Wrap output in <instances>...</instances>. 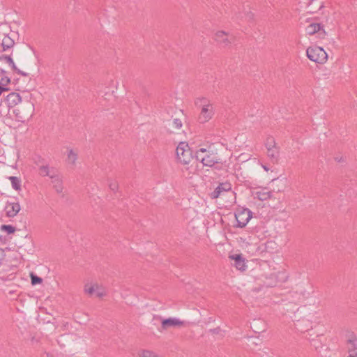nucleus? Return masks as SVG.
<instances>
[{
    "instance_id": "f257e3e1",
    "label": "nucleus",
    "mask_w": 357,
    "mask_h": 357,
    "mask_svg": "<svg viewBox=\"0 0 357 357\" xmlns=\"http://www.w3.org/2000/svg\"><path fill=\"white\" fill-rule=\"evenodd\" d=\"M8 30L9 27L6 24L0 25V61H3L6 63H8L17 74L22 75V76H27V73L17 68L10 55L6 56L1 54L3 52L13 48L15 45L14 40L10 36H9V33H8Z\"/></svg>"
},
{
    "instance_id": "f03ea898",
    "label": "nucleus",
    "mask_w": 357,
    "mask_h": 357,
    "mask_svg": "<svg viewBox=\"0 0 357 357\" xmlns=\"http://www.w3.org/2000/svg\"><path fill=\"white\" fill-rule=\"evenodd\" d=\"M195 158L204 166L209 167L221 162L217 152L213 150L211 146L198 149L195 153Z\"/></svg>"
},
{
    "instance_id": "7ed1b4c3",
    "label": "nucleus",
    "mask_w": 357,
    "mask_h": 357,
    "mask_svg": "<svg viewBox=\"0 0 357 357\" xmlns=\"http://www.w3.org/2000/svg\"><path fill=\"white\" fill-rule=\"evenodd\" d=\"M195 105L200 109L199 121L204 123L209 121L214 115V106L213 102L206 98H197Z\"/></svg>"
},
{
    "instance_id": "20e7f679",
    "label": "nucleus",
    "mask_w": 357,
    "mask_h": 357,
    "mask_svg": "<svg viewBox=\"0 0 357 357\" xmlns=\"http://www.w3.org/2000/svg\"><path fill=\"white\" fill-rule=\"evenodd\" d=\"M307 57L312 61L323 64L328 59V54L324 48L319 46L309 47L306 50Z\"/></svg>"
},
{
    "instance_id": "39448f33",
    "label": "nucleus",
    "mask_w": 357,
    "mask_h": 357,
    "mask_svg": "<svg viewBox=\"0 0 357 357\" xmlns=\"http://www.w3.org/2000/svg\"><path fill=\"white\" fill-rule=\"evenodd\" d=\"M22 111L20 109L15 110L17 118L19 121H24L31 118L34 114V104L29 100H24L22 104Z\"/></svg>"
},
{
    "instance_id": "423d86ee",
    "label": "nucleus",
    "mask_w": 357,
    "mask_h": 357,
    "mask_svg": "<svg viewBox=\"0 0 357 357\" xmlns=\"http://www.w3.org/2000/svg\"><path fill=\"white\" fill-rule=\"evenodd\" d=\"M176 153L178 161L183 165H188L191 160V151L188 144L185 142H180L176 147Z\"/></svg>"
},
{
    "instance_id": "0eeeda50",
    "label": "nucleus",
    "mask_w": 357,
    "mask_h": 357,
    "mask_svg": "<svg viewBox=\"0 0 357 357\" xmlns=\"http://www.w3.org/2000/svg\"><path fill=\"white\" fill-rule=\"evenodd\" d=\"M314 318V315L309 314L307 317H303L297 320L295 323V328L298 331L301 333L307 331L310 328L313 327V322L315 324H318V321L312 320Z\"/></svg>"
},
{
    "instance_id": "6e6552de",
    "label": "nucleus",
    "mask_w": 357,
    "mask_h": 357,
    "mask_svg": "<svg viewBox=\"0 0 357 357\" xmlns=\"http://www.w3.org/2000/svg\"><path fill=\"white\" fill-rule=\"evenodd\" d=\"M236 227H244L252 218V212L248 208H244L235 214Z\"/></svg>"
},
{
    "instance_id": "1a4fd4ad",
    "label": "nucleus",
    "mask_w": 357,
    "mask_h": 357,
    "mask_svg": "<svg viewBox=\"0 0 357 357\" xmlns=\"http://www.w3.org/2000/svg\"><path fill=\"white\" fill-rule=\"evenodd\" d=\"M347 357H357V337L354 333H350L347 337Z\"/></svg>"
},
{
    "instance_id": "9d476101",
    "label": "nucleus",
    "mask_w": 357,
    "mask_h": 357,
    "mask_svg": "<svg viewBox=\"0 0 357 357\" xmlns=\"http://www.w3.org/2000/svg\"><path fill=\"white\" fill-rule=\"evenodd\" d=\"M252 195L255 199L266 201L271 197L272 192L266 188H257L252 191Z\"/></svg>"
},
{
    "instance_id": "9b49d317",
    "label": "nucleus",
    "mask_w": 357,
    "mask_h": 357,
    "mask_svg": "<svg viewBox=\"0 0 357 357\" xmlns=\"http://www.w3.org/2000/svg\"><path fill=\"white\" fill-rule=\"evenodd\" d=\"M20 205L16 202H6L4 206V211L7 217L13 218L20 211Z\"/></svg>"
},
{
    "instance_id": "f8f14e48",
    "label": "nucleus",
    "mask_w": 357,
    "mask_h": 357,
    "mask_svg": "<svg viewBox=\"0 0 357 357\" xmlns=\"http://www.w3.org/2000/svg\"><path fill=\"white\" fill-rule=\"evenodd\" d=\"M23 101L24 100H22V98L20 96V93L17 92L9 93L5 99V102L10 108L15 107L20 102L22 103Z\"/></svg>"
},
{
    "instance_id": "ddd939ff",
    "label": "nucleus",
    "mask_w": 357,
    "mask_h": 357,
    "mask_svg": "<svg viewBox=\"0 0 357 357\" xmlns=\"http://www.w3.org/2000/svg\"><path fill=\"white\" fill-rule=\"evenodd\" d=\"M215 39L222 45L228 46L233 40V36L223 31H220L215 33Z\"/></svg>"
},
{
    "instance_id": "4468645a",
    "label": "nucleus",
    "mask_w": 357,
    "mask_h": 357,
    "mask_svg": "<svg viewBox=\"0 0 357 357\" xmlns=\"http://www.w3.org/2000/svg\"><path fill=\"white\" fill-rule=\"evenodd\" d=\"M229 258L234 261V266L236 268V269L241 271H244L246 270L247 265L245 259L241 255H232L229 256Z\"/></svg>"
},
{
    "instance_id": "2eb2a0df",
    "label": "nucleus",
    "mask_w": 357,
    "mask_h": 357,
    "mask_svg": "<svg viewBox=\"0 0 357 357\" xmlns=\"http://www.w3.org/2000/svg\"><path fill=\"white\" fill-rule=\"evenodd\" d=\"M39 174L42 176H48L51 179L55 178L57 171L53 167H50L47 165H42L39 166Z\"/></svg>"
},
{
    "instance_id": "dca6fc26",
    "label": "nucleus",
    "mask_w": 357,
    "mask_h": 357,
    "mask_svg": "<svg viewBox=\"0 0 357 357\" xmlns=\"http://www.w3.org/2000/svg\"><path fill=\"white\" fill-rule=\"evenodd\" d=\"M310 342L311 346L315 349L317 353L321 354L322 349L326 346L324 345L321 337L319 335H317L313 338H307Z\"/></svg>"
},
{
    "instance_id": "f3484780",
    "label": "nucleus",
    "mask_w": 357,
    "mask_h": 357,
    "mask_svg": "<svg viewBox=\"0 0 357 357\" xmlns=\"http://www.w3.org/2000/svg\"><path fill=\"white\" fill-rule=\"evenodd\" d=\"M231 189V185L229 183H220L211 193V197L213 199L220 197L223 192H227Z\"/></svg>"
},
{
    "instance_id": "a211bd4d",
    "label": "nucleus",
    "mask_w": 357,
    "mask_h": 357,
    "mask_svg": "<svg viewBox=\"0 0 357 357\" xmlns=\"http://www.w3.org/2000/svg\"><path fill=\"white\" fill-rule=\"evenodd\" d=\"M0 77H1V79H0V94H1L3 91H6L8 90V88H6V86H7L8 84L10 83V79L8 76L6 75V71L1 68H0Z\"/></svg>"
},
{
    "instance_id": "6ab92c4d",
    "label": "nucleus",
    "mask_w": 357,
    "mask_h": 357,
    "mask_svg": "<svg viewBox=\"0 0 357 357\" xmlns=\"http://www.w3.org/2000/svg\"><path fill=\"white\" fill-rule=\"evenodd\" d=\"M182 322L177 318H168L162 321V326L166 328L169 326H179Z\"/></svg>"
},
{
    "instance_id": "aec40b11",
    "label": "nucleus",
    "mask_w": 357,
    "mask_h": 357,
    "mask_svg": "<svg viewBox=\"0 0 357 357\" xmlns=\"http://www.w3.org/2000/svg\"><path fill=\"white\" fill-rule=\"evenodd\" d=\"M321 29V25L319 23H311L306 29V33L309 35H313L318 32Z\"/></svg>"
},
{
    "instance_id": "412c9836",
    "label": "nucleus",
    "mask_w": 357,
    "mask_h": 357,
    "mask_svg": "<svg viewBox=\"0 0 357 357\" xmlns=\"http://www.w3.org/2000/svg\"><path fill=\"white\" fill-rule=\"evenodd\" d=\"M77 160V152L75 151L73 149H68L67 162L69 164L74 165H75Z\"/></svg>"
},
{
    "instance_id": "4be33fe9",
    "label": "nucleus",
    "mask_w": 357,
    "mask_h": 357,
    "mask_svg": "<svg viewBox=\"0 0 357 357\" xmlns=\"http://www.w3.org/2000/svg\"><path fill=\"white\" fill-rule=\"evenodd\" d=\"M52 182L54 184V188L58 193H61L63 191L62 182L58 176V174L55 176V178L52 179Z\"/></svg>"
},
{
    "instance_id": "5701e85b",
    "label": "nucleus",
    "mask_w": 357,
    "mask_h": 357,
    "mask_svg": "<svg viewBox=\"0 0 357 357\" xmlns=\"http://www.w3.org/2000/svg\"><path fill=\"white\" fill-rule=\"evenodd\" d=\"M97 284H86L84 286V292L89 296H93L95 294Z\"/></svg>"
},
{
    "instance_id": "b1692460",
    "label": "nucleus",
    "mask_w": 357,
    "mask_h": 357,
    "mask_svg": "<svg viewBox=\"0 0 357 357\" xmlns=\"http://www.w3.org/2000/svg\"><path fill=\"white\" fill-rule=\"evenodd\" d=\"M10 180L11 181L12 187L15 190H20L21 187V181L16 176H10Z\"/></svg>"
},
{
    "instance_id": "393cba45",
    "label": "nucleus",
    "mask_w": 357,
    "mask_h": 357,
    "mask_svg": "<svg viewBox=\"0 0 357 357\" xmlns=\"http://www.w3.org/2000/svg\"><path fill=\"white\" fill-rule=\"evenodd\" d=\"M267 154L269 158H277L278 157L279 151L277 147L267 149Z\"/></svg>"
},
{
    "instance_id": "a878e982",
    "label": "nucleus",
    "mask_w": 357,
    "mask_h": 357,
    "mask_svg": "<svg viewBox=\"0 0 357 357\" xmlns=\"http://www.w3.org/2000/svg\"><path fill=\"white\" fill-rule=\"evenodd\" d=\"M261 357H275L276 355L273 350H271L268 348H266L262 351V354H261Z\"/></svg>"
},
{
    "instance_id": "bb28decb",
    "label": "nucleus",
    "mask_w": 357,
    "mask_h": 357,
    "mask_svg": "<svg viewBox=\"0 0 357 357\" xmlns=\"http://www.w3.org/2000/svg\"><path fill=\"white\" fill-rule=\"evenodd\" d=\"M183 124L181 121L179 119H174L172 122V126L176 129L181 128Z\"/></svg>"
},
{
    "instance_id": "cd10ccee",
    "label": "nucleus",
    "mask_w": 357,
    "mask_h": 357,
    "mask_svg": "<svg viewBox=\"0 0 357 357\" xmlns=\"http://www.w3.org/2000/svg\"><path fill=\"white\" fill-rule=\"evenodd\" d=\"M1 230L6 231L8 234H13L15 231V228L11 225H3L1 227Z\"/></svg>"
},
{
    "instance_id": "c85d7f7f",
    "label": "nucleus",
    "mask_w": 357,
    "mask_h": 357,
    "mask_svg": "<svg viewBox=\"0 0 357 357\" xmlns=\"http://www.w3.org/2000/svg\"><path fill=\"white\" fill-rule=\"evenodd\" d=\"M31 284L33 285L40 284L43 282V280L41 278H40L37 275H33V274H31Z\"/></svg>"
},
{
    "instance_id": "c756f323",
    "label": "nucleus",
    "mask_w": 357,
    "mask_h": 357,
    "mask_svg": "<svg viewBox=\"0 0 357 357\" xmlns=\"http://www.w3.org/2000/svg\"><path fill=\"white\" fill-rule=\"evenodd\" d=\"M266 149L270 148H275V142L274 141V139L272 137L268 138L266 143Z\"/></svg>"
},
{
    "instance_id": "7c9ffc66",
    "label": "nucleus",
    "mask_w": 357,
    "mask_h": 357,
    "mask_svg": "<svg viewBox=\"0 0 357 357\" xmlns=\"http://www.w3.org/2000/svg\"><path fill=\"white\" fill-rule=\"evenodd\" d=\"M97 297H102L105 295L104 290L97 285L94 294Z\"/></svg>"
},
{
    "instance_id": "2f4dec72",
    "label": "nucleus",
    "mask_w": 357,
    "mask_h": 357,
    "mask_svg": "<svg viewBox=\"0 0 357 357\" xmlns=\"http://www.w3.org/2000/svg\"><path fill=\"white\" fill-rule=\"evenodd\" d=\"M142 357H155V355L151 351L144 350L142 352Z\"/></svg>"
},
{
    "instance_id": "473e14b6",
    "label": "nucleus",
    "mask_w": 357,
    "mask_h": 357,
    "mask_svg": "<svg viewBox=\"0 0 357 357\" xmlns=\"http://www.w3.org/2000/svg\"><path fill=\"white\" fill-rule=\"evenodd\" d=\"M279 275H281V280L285 281L287 278V275L284 273H278L277 275L275 273L271 274V278H278Z\"/></svg>"
},
{
    "instance_id": "72a5a7b5",
    "label": "nucleus",
    "mask_w": 357,
    "mask_h": 357,
    "mask_svg": "<svg viewBox=\"0 0 357 357\" xmlns=\"http://www.w3.org/2000/svg\"><path fill=\"white\" fill-rule=\"evenodd\" d=\"M5 258V252L3 250L0 249V267L2 266Z\"/></svg>"
},
{
    "instance_id": "f704fd0d",
    "label": "nucleus",
    "mask_w": 357,
    "mask_h": 357,
    "mask_svg": "<svg viewBox=\"0 0 357 357\" xmlns=\"http://www.w3.org/2000/svg\"><path fill=\"white\" fill-rule=\"evenodd\" d=\"M261 167L266 172H268L269 170V168L265 165H261Z\"/></svg>"
},
{
    "instance_id": "c9c22d12",
    "label": "nucleus",
    "mask_w": 357,
    "mask_h": 357,
    "mask_svg": "<svg viewBox=\"0 0 357 357\" xmlns=\"http://www.w3.org/2000/svg\"><path fill=\"white\" fill-rule=\"evenodd\" d=\"M277 283L276 282H270V283H268L267 285L268 286H275L276 285Z\"/></svg>"
},
{
    "instance_id": "e433bc0d",
    "label": "nucleus",
    "mask_w": 357,
    "mask_h": 357,
    "mask_svg": "<svg viewBox=\"0 0 357 357\" xmlns=\"http://www.w3.org/2000/svg\"><path fill=\"white\" fill-rule=\"evenodd\" d=\"M110 188H112V190H114V189H115V185H114V187H113V186L111 185H110Z\"/></svg>"
}]
</instances>
